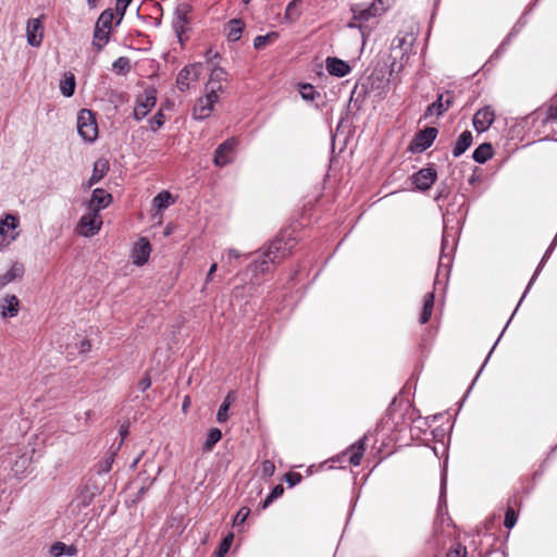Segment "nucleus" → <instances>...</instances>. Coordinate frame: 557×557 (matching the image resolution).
<instances>
[{"mask_svg": "<svg viewBox=\"0 0 557 557\" xmlns=\"http://www.w3.org/2000/svg\"><path fill=\"white\" fill-rule=\"evenodd\" d=\"M388 0H374L369 5L363 3H355L350 7L352 14L351 21L348 22L349 28H357L360 32L362 41L370 35L371 28L367 23L381 14H383L388 8Z\"/></svg>", "mask_w": 557, "mask_h": 557, "instance_id": "1", "label": "nucleus"}, {"mask_svg": "<svg viewBox=\"0 0 557 557\" xmlns=\"http://www.w3.org/2000/svg\"><path fill=\"white\" fill-rule=\"evenodd\" d=\"M292 246L283 238L273 240L251 264L255 274H263L270 270V264L278 263L290 253Z\"/></svg>", "mask_w": 557, "mask_h": 557, "instance_id": "2", "label": "nucleus"}, {"mask_svg": "<svg viewBox=\"0 0 557 557\" xmlns=\"http://www.w3.org/2000/svg\"><path fill=\"white\" fill-rule=\"evenodd\" d=\"M414 42L413 34L399 33L391 45V72H399L408 62Z\"/></svg>", "mask_w": 557, "mask_h": 557, "instance_id": "3", "label": "nucleus"}, {"mask_svg": "<svg viewBox=\"0 0 557 557\" xmlns=\"http://www.w3.org/2000/svg\"><path fill=\"white\" fill-rule=\"evenodd\" d=\"M77 132L83 140L92 143L98 136V126L94 113L83 109L77 115Z\"/></svg>", "mask_w": 557, "mask_h": 557, "instance_id": "4", "label": "nucleus"}, {"mask_svg": "<svg viewBox=\"0 0 557 557\" xmlns=\"http://www.w3.org/2000/svg\"><path fill=\"white\" fill-rule=\"evenodd\" d=\"M20 220L13 214H5L0 219V251L7 249L18 236L16 228Z\"/></svg>", "mask_w": 557, "mask_h": 557, "instance_id": "5", "label": "nucleus"}, {"mask_svg": "<svg viewBox=\"0 0 557 557\" xmlns=\"http://www.w3.org/2000/svg\"><path fill=\"white\" fill-rule=\"evenodd\" d=\"M456 248V233L449 232L445 226L443 237H442V246H441V255L438 260V272L445 270L448 271L451 262L453 255Z\"/></svg>", "mask_w": 557, "mask_h": 557, "instance_id": "6", "label": "nucleus"}, {"mask_svg": "<svg viewBox=\"0 0 557 557\" xmlns=\"http://www.w3.org/2000/svg\"><path fill=\"white\" fill-rule=\"evenodd\" d=\"M102 226V218L100 213L87 209V212L82 215L77 225L76 232L84 237H91L96 235Z\"/></svg>", "mask_w": 557, "mask_h": 557, "instance_id": "7", "label": "nucleus"}, {"mask_svg": "<svg viewBox=\"0 0 557 557\" xmlns=\"http://www.w3.org/2000/svg\"><path fill=\"white\" fill-rule=\"evenodd\" d=\"M221 90V87L211 86V89L207 91L205 97H201L194 107V117L197 120H203L208 117L212 110L213 106L219 101L218 92Z\"/></svg>", "mask_w": 557, "mask_h": 557, "instance_id": "8", "label": "nucleus"}, {"mask_svg": "<svg viewBox=\"0 0 557 557\" xmlns=\"http://www.w3.org/2000/svg\"><path fill=\"white\" fill-rule=\"evenodd\" d=\"M202 70L201 63H193L184 66L177 74L176 85L181 91L188 90L191 84L197 82Z\"/></svg>", "mask_w": 557, "mask_h": 557, "instance_id": "9", "label": "nucleus"}, {"mask_svg": "<svg viewBox=\"0 0 557 557\" xmlns=\"http://www.w3.org/2000/svg\"><path fill=\"white\" fill-rule=\"evenodd\" d=\"M156 102L157 98L154 90H146L143 95H139L134 108V117L137 121L143 120L152 110Z\"/></svg>", "mask_w": 557, "mask_h": 557, "instance_id": "10", "label": "nucleus"}, {"mask_svg": "<svg viewBox=\"0 0 557 557\" xmlns=\"http://www.w3.org/2000/svg\"><path fill=\"white\" fill-rule=\"evenodd\" d=\"M235 147H236V140L235 139H227L223 144H221L214 153L213 162L216 166H225L230 164L235 157Z\"/></svg>", "mask_w": 557, "mask_h": 557, "instance_id": "11", "label": "nucleus"}, {"mask_svg": "<svg viewBox=\"0 0 557 557\" xmlns=\"http://www.w3.org/2000/svg\"><path fill=\"white\" fill-rule=\"evenodd\" d=\"M437 129L435 127H425L420 131L411 143V150L413 152H422L426 150L437 136Z\"/></svg>", "mask_w": 557, "mask_h": 557, "instance_id": "12", "label": "nucleus"}, {"mask_svg": "<svg viewBox=\"0 0 557 557\" xmlns=\"http://www.w3.org/2000/svg\"><path fill=\"white\" fill-rule=\"evenodd\" d=\"M495 120V111L486 106L478 110L473 116V127L476 132L483 133L490 128Z\"/></svg>", "mask_w": 557, "mask_h": 557, "instance_id": "13", "label": "nucleus"}, {"mask_svg": "<svg viewBox=\"0 0 557 557\" xmlns=\"http://www.w3.org/2000/svg\"><path fill=\"white\" fill-rule=\"evenodd\" d=\"M27 44L32 47H39L44 38V25L39 17L29 18L26 25Z\"/></svg>", "mask_w": 557, "mask_h": 557, "instance_id": "14", "label": "nucleus"}, {"mask_svg": "<svg viewBox=\"0 0 557 557\" xmlns=\"http://www.w3.org/2000/svg\"><path fill=\"white\" fill-rule=\"evenodd\" d=\"M437 174L433 168H425L412 175L411 180L416 188L421 191H425L436 181Z\"/></svg>", "mask_w": 557, "mask_h": 557, "instance_id": "15", "label": "nucleus"}, {"mask_svg": "<svg viewBox=\"0 0 557 557\" xmlns=\"http://www.w3.org/2000/svg\"><path fill=\"white\" fill-rule=\"evenodd\" d=\"M111 202V194L102 188H96L92 190L91 198L87 203V209L100 213V211L109 207Z\"/></svg>", "mask_w": 557, "mask_h": 557, "instance_id": "16", "label": "nucleus"}, {"mask_svg": "<svg viewBox=\"0 0 557 557\" xmlns=\"http://www.w3.org/2000/svg\"><path fill=\"white\" fill-rule=\"evenodd\" d=\"M325 69L330 75L344 77L351 71L350 65L338 58L327 57L325 60Z\"/></svg>", "mask_w": 557, "mask_h": 557, "instance_id": "17", "label": "nucleus"}, {"mask_svg": "<svg viewBox=\"0 0 557 557\" xmlns=\"http://www.w3.org/2000/svg\"><path fill=\"white\" fill-rule=\"evenodd\" d=\"M453 100H454V95L450 91L441 94L437 97V100L428 107L425 115L443 114L445 111L448 110V108L453 103Z\"/></svg>", "mask_w": 557, "mask_h": 557, "instance_id": "18", "label": "nucleus"}, {"mask_svg": "<svg viewBox=\"0 0 557 557\" xmlns=\"http://www.w3.org/2000/svg\"><path fill=\"white\" fill-rule=\"evenodd\" d=\"M20 310V300L15 295H5L0 301V314L3 319L14 318Z\"/></svg>", "mask_w": 557, "mask_h": 557, "instance_id": "19", "label": "nucleus"}, {"mask_svg": "<svg viewBox=\"0 0 557 557\" xmlns=\"http://www.w3.org/2000/svg\"><path fill=\"white\" fill-rule=\"evenodd\" d=\"M151 247L149 242L146 238H140L133 250V259L134 263L137 265L145 264L150 256Z\"/></svg>", "mask_w": 557, "mask_h": 557, "instance_id": "20", "label": "nucleus"}, {"mask_svg": "<svg viewBox=\"0 0 557 557\" xmlns=\"http://www.w3.org/2000/svg\"><path fill=\"white\" fill-rule=\"evenodd\" d=\"M368 436L363 435L358 442L350 445L347 450L344 453L345 455L349 454V462L352 466H359L361 463L364 450H366V442Z\"/></svg>", "mask_w": 557, "mask_h": 557, "instance_id": "21", "label": "nucleus"}, {"mask_svg": "<svg viewBox=\"0 0 557 557\" xmlns=\"http://www.w3.org/2000/svg\"><path fill=\"white\" fill-rule=\"evenodd\" d=\"M109 171V162L106 159H98L94 163L91 176L87 181V187L90 188L99 183Z\"/></svg>", "mask_w": 557, "mask_h": 557, "instance_id": "22", "label": "nucleus"}, {"mask_svg": "<svg viewBox=\"0 0 557 557\" xmlns=\"http://www.w3.org/2000/svg\"><path fill=\"white\" fill-rule=\"evenodd\" d=\"M110 38V30L103 29L100 26L95 25L91 45L97 52H100L108 45Z\"/></svg>", "mask_w": 557, "mask_h": 557, "instance_id": "23", "label": "nucleus"}, {"mask_svg": "<svg viewBox=\"0 0 557 557\" xmlns=\"http://www.w3.org/2000/svg\"><path fill=\"white\" fill-rule=\"evenodd\" d=\"M24 274V265L14 262L12 267L2 275H0V290L11 282L21 278Z\"/></svg>", "mask_w": 557, "mask_h": 557, "instance_id": "24", "label": "nucleus"}, {"mask_svg": "<svg viewBox=\"0 0 557 557\" xmlns=\"http://www.w3.org/2000/svg\"><path fill=\"white\" fill-rule=\"evenodd\" d=\"M472 140L473 137L470 131L462 132L453 147V156L458 158L463 154L471 146Z\"/></svg>", "mask_w": 557, "mask_h": 557, "instance_id": "25", "label": "nucleus"}, {"mask_svg": "<svg viewBox=\"0 0 557 557\" xmlns=\"http://www.w3.org/2000/svg\"><path fill=\"white\" fill-rule=\"evenodd\" d=\"M235 403V395L233 392H230L223 403L221 404L218 413H216V420L220 423H224L228 419V409L230 407Z\"/></svg>", "mask_w": 557, "mask_h": 557, "instance_id": "26", "label": "nucleus"}, {"mask_svg": "<svg viewBox=\"0 0 557 557\" xmlns=\"http://www.w3.org/2000/svg\"><path fill=\"white\" fill-rule=\"evenodd\" d=\"M187 12H188V9L186 5L180 7L176 10V17L173 22L174 30H175L177 37L180 38V40H182L181 35L184 32L185 25L187 23V20H186Z\"/></svg>", "mask_w": 557, "mask_h": 557, "instance_id": "27", "label": "nucleus"}, {"mask_svg": "<svg viewBox=\"0 0 557 557\" xmlns=\"http://www.w3.org/2000/svg\"><path fill=\"white\" fill-rule=\"evenodd\" d=\"M493 157V148L491 144L484 143L480 145L472 154V158L478 163H485Z\"/></svg>", "mask_w": 557, "mask_h": 557, "instance_id": "28", "label": "nucleus"}, {"mask_svg": "<svg viewBox=\"0 0 557 557\" xmlns=\"http://www.w3.org/2000/svg\"><path fill=\"white\" fill-rule=\"evenodd\" d=\"M76 82L72 73H65L60 82V90L63 96L71 97L75 92Z\"/></svg>", "mask_w": 557, "mask_h": 557, "instance_id": "29", "label": "nucleus"}, {"mask_svg": "<svg viewBox=\"0 0 557 557\" xmlns=\"http://www.w3.org/2000/svg\"><path fill=\"white\" fill-rule=\"evenodd\" d=\"M433 307H434V294L428 293L424 296L423 308H422V312L420 314V323L424 324L430 320L432 312H433Z\"/></svg>", "mask_w": 557, "mask_h": 557, "instance_id": "30", "label": "nucleus"}, {"mask_svg": "<svg viewBox=\"0 0 557 557\" xmlns=\"http://www.w3.org/2000/svg\"><path fill=\"white\" fill-rule=\"evenodd\" d=\"M114 12L112 9H106L99 15L95 25L100 26L103 29L112 32V25L114 21Z\"/></svg>", "mask_w": 557, "mask_h": 557, "instance_id": "31", "label": "nucleus"}, {"mask_svg": "<svg viewBox=\"0 0 557 557\" xmlns=\"http://www.w3.org/2000/svg\"><path fill=\"white\" fill-rule=\"evenodd\" d=\"M152 201L158 210H164L174 202L172 195L166 190L159 193Z\"/></svg>", "mask_w": 557, "mask_h": 557, "instance_id": "32", "label": "nucleus"}, {"mask_svg": "<svg viewBox=\"0 0 557 557\" xmlns=\"http://www.w3.org/2000/svg\"><path fill=\"white\" fill-rule=\"evenodd\" d=\"M278 38V34L276 32L268 33L267 35L257 36L253 39V47L256 49H263L267 46L273 44Z\"/></svg>", "mask_w": 557, "mask_h": 557, "instance_id": "33", "label": "nucleus"}, {"mask_svg": "<svg viewBox=\"0 0 557 557\" xmlns=\"http://www.w3.org/2000/svg\"><path fill=\"white\" fill-rule=\"evenodd\" d=\"M243 33V24L239 20H232L227 26V39L237 41Z\"/></svg>", "mask_w": 557, "mask_h": 557, "instance_id": "34", "label": "nucleus"}, {"mask_svg": "<svg viewBox=\"0 0 557 557\" xmlns=\"http://www.w3.org/2000/svg\"><path fill=\"white\" fill-rule=\"evenodd\" d=\"M222 432L218 428H213L209 431L208 436L203 443V450L211 451L214 445L221 440Z\"/></svg>", "mask_w": 557, "mask_h": 557, "instance_id": "35", "label": "nucleus"}, {"mask_svg": "<svg viewBox=\"0 0 557 557\" xmlns=\"http://www.w3.org/2000/svg\"><path fill=\"white\" fill-rule=\"evenodd\" d=\"M225 78V72L222 67H214L212 71H211V74H210V81L209 83L206 85V90L209 91L211 89V86H214L215 88H218V86H221V82Z\"/></svg>", "mask_w": 557, "mask_h": 557, "instance_id": "36", "label": "nucleus"}, {"mask_svg": "<svg viewBox=\"0 0 557 557\" xmlns=\"http://www.w3.org/2000/svg\"><path fill=\"white\" fill-rule=\"evenodd\" d=\"M131 67V60L127 57H120L112 64L113 71L117 74H126Z\"/></svg>", "mask_w": 557, "mask_h": 557, "instance_id": "37", "label": "nucleus"}, {"mask_svg": "<svg viewBox=\"0 0 557 557\" xmlns=\"http://www.w3.org/2000/svg\"><path fill=\"white\" fill-rule=\"evenodd\" d=\"M233 540H234L233 533L226 534L215 552V557H224L228 553L231 545L233 543Z\"/></svg>", "mask_w": 557, "mask_h": 557, "instance_id": "38", "label": "nucleus"}, {"mask_svg": "<svg viewBox=\"0 0 557 557\" xmlns=\"http://www.w3.org/2000/svg\"><path fill=\"white\" fill-rule=\"evenodd\" d=\"M131 2H132V0H116L115 13H116L117 18L115 21V26H119L122 23L124 15L126 13V10Z\"/></svg>", "mask_w": 557, "mask_h": 557, "instance_id": "39", "label": "nucleus"}, {"mask_svg": "<svg viewBox=\"0 0 557 557\" xmlns=\"http://www.w3.org/2000/svg\"><path fill=\"white\" fill-rule=\"evenodd\" d=\"M301 98L306 101H313L319 96V92L310 84H302L299 88Z\"/></svg>", "mask_w": 557, "mask_h": 557, "instance_id": "40", "label": "nucleus"}, {"mask_svg": "<svg viewBox=\"0 0 557 557\" xmlns=\"http://www.w3.org/2000/svg\"><path fill=\"white\" fill-rule=\"evenodd\" d=\"M557 245V243H555V238L553 239L552 244L549 245V247L547 248V250L545 251L544 253V257L542 258L539 267L536 268L533 276L531 277L529 284H528V288L531 287V285L534 283L536 276L539 275V273L541 272L542 270V267L544 265L545 261L549 258L552 251L554 250L555 246Z\"/></svg>", "mask_w": 557, "mask_h": 557, "instance_id": "41", "label": "nucleus"}, {"mask_svg": "<svg viewBox=\"0 0 557 557\" xmlns=\"http://www.w3.org/2000/svg\"><path fill=\"white\" fill-rule=\"evenodd\" d=\"M557 120V94L552 98L550 103L546 110L545 122Z\"/></svg>", "mask_w": 557, "mask_h": 557, "instance_id": "42", "label": "nucleus"}, {"mask_svg": "<svg viewBox=\"0 0 557 557\" xmlns=\"http://www.w3.org/2000/svg\"><path fill=\"white\" fill-rule=\"evenodd\" d=\"M249 513H250V509L248 507H242L235 515V517L233 519V524L234 525L243 524L246 521V519L248 518Z\"/></svg>", "mask_w": 557, "mask_h": 557, "instance_id": "43", "label": "nucleus"}, {"mask_svg": "<svg viewBox=\"0 0 557 557\" xmlns=\"http://www.w3.org/2000/svg\"><path fill=\"white\" fill-rule=\"evenodd\" d=\"M516 523H517V515H516L515 510L511 507H509L505 515L504 524L506 528L511 529L515 527Z\"/></svg>", "mask_w": 557, "mask_h": 557, "instance_id": "44", "label": "nucleus"}, {"mask_svg": "<svg viewBox=\"0 0 557 557\" xmlns=\"http://www.w3.org/2000/svg\"><path fill=\"white\" fill-rule=\"evenodd\" d=\"M65 545L66 544L63 542H55L50 547V554L53 557H61V556L65 555Z\"/></svg>", "mask_w": 557, "mask_h": 557, "instance_id": "45", "label": "nucleus"}, {"mask_svg": "<svg viewBox=\"0 0 557 557\" xmlns=\"http://www.w3.org/2000/svg\"><path fill=\"white\" fill-rule=\"evenodd\" d=\"M275 471V465L271 460H264L261 465V472L263 476L270 478Z\"/></svg>", "mask_w": 557, "mask_h": 557, "instance_id": "46", "label": "nucleus"}, {"mask_svg": "<svg viewBox=\"0 0 557 557\" xmlns=\"http://www.w3.org/2000/svg\"><path fill=\"white\" fill-rule=\"evenodd\" d=\"M152 131H157L164 124V114L159 111L152 119L149 120Z\"/></svg>", "mask_w": 557, "mask_h": 557, "instance_id": "47", "label": "nucleus"}, {"mask_svg": "<svg viewBox=\"0 0 557 557\" xmlns=\"http://www.w3.org/2000/svg\"><path fill=\"white\" fill-rule=\"evenodd\" d=\"M467 549L465 546L457 544L455 547L450 548L447 553V557H466Z\"/></svg>", "mask_w": 557, "mask_h": 557, "instance_id": "48", "label": "nucleus"}, {"mask_svg": "<svg viewBox=\"0 0 557 557\" xmlns=\"http://www.w3.org/2000/svg\"><path fill=\"white\" fill-rule=\"evenodd\" d=\"M285 480L289 486H295L301 482L302 476L298 472H289L285 475Z\"/></svg>", "mask_w": 557, "mask_h": 557, "instance_id": "49", "label": "nucleus"}, {"mask_svg": "<svg viewBox=\"0 0 557 557\" xmlns=\"http://www.w3.org/2000/svg\"><path fill=\"white\" fill-rule=\"evenodd\" d=\"M240 256L242 253L237 249L230 248L225 251L223 258L227 264H231L233 260H237Z\"/></svg>", "mask_w": 557, "mask_h": 557, "instance_id": "50", "label": "nucleus"}, {"mask_svg": "<svg viewBox=\"0 0 557 557\" xmlns=\"http://www.w3.org/2000/svg\"><path fill=\"white\" fill-rule=\"evenodd\" d=\"M296 7H297L296 0L288 3V5L286 8V12H285V16L287 18H293L298 15V12L296 11Z\"/></svg>", "mask_w": 557, "mask_h": 557, "instance_id": "51", "label": "nucleus"}, {"mask_svg": "<svg viewBox=\"0 0 557 557\" xmlns=\"http://www.w3.org/2000/svg\"><path fill=\"white\" fill-rule=\"evenodd\" d=\"M216 269H218V264L215 262L212 263L207 273L206 281H205L201 292H203L206 289L207 285L213 280V275L216 272Z\"/></svg>", "mask_w": 557, "mask_h": 557, "instance_id": "52", "label": "nucleus"}, {"mask_svg": "<svg viewBox=\"0 0 557 557\" xmlns=\"http://www.w3.org/2000/svg\"><path fill=\"white\" fill-rule=\"evenodd\" d=\"M518 29L513 28V30L507 36V38L502 42V45L498 47V49L495 51V54L498 55L502 51L505 50L506 46L509 45L511 38L515 36V33H517Z\"/></svg>", "mask_w": 557, "mask_h": 557, "instance_id": "53", "label": "nucleus"}, {"mask_svg": "<svg viewBox=\"0 0 557 557\" xmlns=\"http://www.w3.org/2000/svg\"><path fill=\"white\" fill-rule=\"evenodd\" d=\"M283 492H284L283 486L282 485H276V486L273 487V490L271 491L270 494L272 495V497H274L276 499L280 496H282Z\"/></svg>", "mask_w": 557, "mask_h": 557, "instance_id": "54", "label": "nucleus"}, {"mask_svg": "<svg viewBox=\"0 0 557 557\" xmlns=\"http://www.w3.org/2000/svg\"><path fill=\"white\" fill-rule=\"evenodd\" d=\"M77 554V548L74 545H65V555L75 556Z\"/></svg>", "mask_w": 557, "mask_h": 557, "instance_id": "55", "label": "nucleus"}, {"mask_svg": "<svg viewBox=\"0 0 557 557\" xmlns=\"http://www.w3.org/2000/svg\"><path fill=\"white\" fill-rule=\"evenodd\" d=\"M150 385H151V382H150V379H148V377H145L140 381V388L143 391H146L148 387H150Z\"/></svg>", "mask_w": 557, "mask_h": 557, "instance_id": "56", "label": "nucleus"}, {"mask_svg": "<svg viewBox=\"0 0 557 557\" xmlns=\"http://www.w3.org/2000/svg\"><path fill=\"white\" fill-rule=\"evenodd\" d=\"M90 349V344L88 341H83L81 344V351L86 352Z\"/></svg>", "mask_w": 557, "mask_h": 557, "instance_id": "57", "label": "nucleus"}, {"mask_svg": "<svg viewBox=\"0 0 557 557\" xmlns=\"http://www.w3.org/2000/svg\"><path fill=\"white\" fill-rule=\"evenodd\" d=\"M275 498L272 497L271 494H269L265 498V500L262 504V509H265Z\"/></svg>", "mask_w": 557, "mask_h": 557, "instance_id": "58", "label": "nucleus"}, {"mask_svg": "<svg viewBox=\"0 0 557 557\" xmlns=\"http://www.w3.org/2000/svg\"><path fill=\"white\" fill-rule=\"evenodd\" d=\"M275 498L272 497L271 494H269L265 498V500L262 504V509H265Z\"/></svg>", "mask_w": 557, "mask_h": 557, "instance_id": "59", "label": "nucleus"}, {"mask_svg": "<svg viewBox=\"0 0 557 557\" xmlns=\"http://www.w3.org/2000/svg\"><path fill=\"white\" fill-rule=\"evenodd\" d=\"M86 2L90 10L96 9L99 4V0H86Z\"/></svg>", "mask_w": 557, "mask_h": 557, "instance_id": "60", "label": "nucleus"}, {"mask_svg": "<svg viewBox=\"0 0 557 557\" xmlns=\"http://www.w3.org/2000/svg\"><path fill=\"white\" fill-rule=\"evenodd\" d=\"M445 485H446V476H445V474H443L442 482H441V498H443V496H444Z\"/></svg>", "mask_w": 557, "mask_h": 557, "instance_id": "61", "label": "nucleus"}, {"mask_svg": "<svg viewBox=\"0 0 557 557\" xmlns=\"http://www.w3.org/2000/svg\"><path fill=\"white\" fill-rule=\"evenodd\" d=\"M529 289H530V288H528V287L525 288V290H524V293H523V295H522V297H521V299H520V301H519V304H518V305H520V304H521V301H522V300H523V298L525 297V294L528 293V290H529ZM518 307H519V306H517V307H516V309H515V311H512V314H516V311H517Z\"/></svg>", "mask_w": 557, "mask_h": 557, "instance_id": "62", "label": "nucleus"}, {"mask_svg": "<svg viewBox=\"0 0 557 557\" xmlns=\"http://www.w3.org/2000/svg\"><path fill=\"white\" fill-rule=\"evenodd\" d=\"M475 181H476V177H475V175H474V174H473V175H471V176L469 177V180H468L469 184H471V185H472V184H474V183H475Z\"/></svg>", "mask_w": 557, "mask_h": 557, "instance_id": "63", "label": "nucleus"}, {"mask_svg": "<svg viewBox=\"0 0 557 557\" xmlns=\"http://www.w3.org/2000/svg\"><path fill=\"white\" fill-rule=\"evenodd\" d=\"M17 467H18V462H16V463H15V469H14V471H15L16 473H23V471H22V470H18V469H17Z\"/></svg>", "mask_w": 557, "mask_h": 557, "instance_id": "64", "label": "nucleus"}]
</instances>
